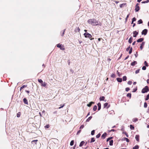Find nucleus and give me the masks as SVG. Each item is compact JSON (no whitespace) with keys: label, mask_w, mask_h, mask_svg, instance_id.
Masks as SVG:
<instances>
[{"label":"nucleus","mask_w":149,"mask_h":149,"mask_svg":"<svg viewBox=\"0 0 149 149\" xmlns=\"http://www.w3.org/2000/svg\"><path fill=\"white\" fill-rule=\"evenodd\" d=\"M147 82L149 84V79L147 80Z\"/></svg>","instance_id":"obj_64"},{"label":"nucleus","mask_w":149,"mask_h":149,"mask_svg":"<svg viewBox=\"0 0 149 149\" xmlns=\"http://www.w3.org/2000/svg\"><path fill=\"white\" fill-rule=\"evenodd\" d=\"M65 104H63L62 106H61V107H59L58 108V109H61V108H63V107L65 106Z\"/></svg>","instance_id":"obj_56"},{"label":"nucleus","mask_w":149,"mask_h":149,"mask_svg":"<svg viewBox=\"0 0 149 149\" xmlns=\"http://www.w3.org/2000/svg\"><path fill=\"white\" fill-rule=\"evenodd\" d=\"M138 120V119L136 118H134L133 119V121L134 122H136Z\"/></svg>","instance_id":"obj_33"},{"label":"nucleus","mask_w":149,"mask_h":149,"mask_svg":"<svg viewBox=\"0 0 149 149\" xmlns=\"http://www.w3.org/2000/svg\"><path fill=\"white\" fill-rule=\"evenodd\" d=\"M130 128L131 129L133 130L134 129V127L133 126H132V125H130Z\"/></svg>","instance_id":"obj_32"},{"label":"nucleus","mask_w":149,"mask_h":149,"mask_svg":"<svg viewBox=\"0 0 149 149\" xmlns=\"http://www.w3.org/2000/svg\"><path fill=\"white\" fill-rule=\"evenodd\" d=\"M95 130H92L91 132V134L92 135H94L95 134Z\"/></svg>","instance_id":"obj_39"},{"label":"nucleus","mask_w":149,"mask_h":149,"mask_svg":"<svg viewBox=\"0 0 149 149\" xmlns=\"http://www.w3.org/2000/svg\"><path fill=\"white\" fill-rule=\"evenodd\" d=\"M148 2H149V0H147L146 1H142L141 2V3H148Z\"/></svg>","instance_id":"obj_37"},{"label":"nucleus","mask_w":149,"mask_h":149,"mask_svg":"<svg viewBox=\"0 0 149 149\" xmlns=\"http://www.w3.org/2000/svg\"><path fill=\"white\" fill-rule=\"evenodd\" d=\"M117 80L118 82H121L122 81V79L121 78H117Z\"/></svg>","instance_id":"obj_21"},{"label":"nucleus","mask_w":149,"mask_h":149,"mask_svg":"<svg viewBox=\"0 0 149 149\" xmlns=\"http://www.w3.org/2000/svg\"><path fill=\"white\" fill-rule=\"evenodd\" d=\"M81 132V130L80 129L79 131H78L77 132V134H79Z\"/></svg>","instance_id":"obj_57"},{"label":"nucleus","mask_w":149,"mask_h":149,"mask_svg":"<svg viewBox=\"0 0 149 149\" xmlns=\"http://www.w3.org/2000/svg\"><path fill=\"white\" fill-rule=\"evenodd\" d=\"M95 139L94 138H92L91 139V143L95 141Z\"/></svg>","instance_id":"obj_26"},{"label":"nucleus","mask_w":149,"mask_h":149,"mask_svg":"<svg viewBox=\"0 0 149 149\" xmlns=\"http://www.w3.org/2000/svg\"><path fill=\"white\" fill-rule=\"evenodd\" d=\"M20 116V115L18 113L17 114V117H19Z\"/></svg>","instance_id":"obj_62"},{"label":"nucleus","mask_w":149,"mask_h":149,"mask_svg":"<svg viewBox=\"0 0 149 149\" xmlns=\"http://www.w3.org/2000/svg\"><path fill=\"white\" fill-rule=\"evenodd\" d=\"M129 57V56H127L125 58V60H126L127 59L128 57Z\"/></svg>","instance_id":"obj_63"},{"label":"nucleus","mask_w":149,"mask_h":149,"mask_svg":"<svg viewBox=\"0 0 149 149\" xmlns=\"http://www.w3.org/2000/svg\"><path fill=\"white\" fill-rule=\"evenodd\" d=\"M38 82L40 83L41 84L43 82L42 81L41 79H38Z\"/></svg>","instance_id":"obj_41"},{"label":"nucleus","mask_w":149,"mask_h":149,"mask_svg":"<svg viewBox=\"0 0 149 149\" xmlns=\"http://www.w3.org/2000/svg\"><path fill=\"white\" fill-rule=\"evenodd\" d=\"M84 35L86 38H88L89 39H90L92 37L91 35L88 33H85Z\"/></svg>","instance_id":"obj_3"},{"label":"nucleus","mask_w":149,"mask_h":149,"mask_svg":"<svg viewBox=\"0 0 149 149\" xmlns=\"http://www.w3.org/2000/svg\"><path fill=\"white\" fill-rule=\"evenodd\" d=\"M113 140H111L109 141V145L110 146H112L113 145Z\"/></svg>","instance_id":"obj_25"},{"label":"nucleus","mask_w":149,"mask_h":149,"mask_svg":"<svg viewBox=\"0 0 149 149\" xmlns=\"http://www.w3.org/2000/svg\"><path fill=\"white\" fill-rule=\"evenodd\" d=\"M38 141V140H34L32 141L31 142L32 144H34L35 143V144H36L37 142Z\"/></svg>","instance_id":"obj_14"},{"label":"nucleus","mask_w":149,"mask_h":149,"mask_svg":"<svg viewBox=\"0 0 149 149\" xmlns=\"http://www.w3.org/2000/svg\"><path fill=\"white\" fill-rule=\"evenodd\" d=\"M148 91V86H146L142 89L141 92L142 93H145Z\"/></svg>","instance_id":"obj_2"},{"label":"nucleus","mask_w":149,"mask_h":149,"mask_svg":"<svg viewBox=\"0 0 149 149\" xmlns=\"http://www.w3.org/2000/svg\"><path fill=\"white\" fill-rule=\"evenodd\" d=\"M88 22L90 24L93 25H97L98 24V22L95 19H89Z\"/></svg>","instance_id":"obj_1"},{"label":"nucleus","mask_w":149,"mask_h":149,"mask_svg":"<svg viewBox=\"0 0 149 149\" xmlns=\"http://www.w3.org/2000/svg\"><path fill=\"white\" fill-rule=\"evenodd\" d=\"M97 107L96 105H95L94 106L93 110L94 111H95L97 109Z\"/></svg>","instance_id":"obj_30"},{"label":"nucleus","mask_w":149,"mask_h":149,"mask_svg":"<svg viewBox=\"0 0 149 149\" xmlns=\"http://www.w3.org/2000/svg\"><path fill=\"white\" fill-rule=\"evenodd\" d=\"M144 64L145 65L147 66H148V64H147V63L146 61H145L144 62Z\"/></svg>","instance_id":"obj_53"},{"label":"nucleus","mask_w":149,"mask_h":149,"mask_svg":"<svg viewBox=\"0 0 149 149\" xmlns=\"http://www.w3.org/2000/svg\"><path fill=\"white\" fill-rule=\"evenodd\" d=\"M94 103V102H91L89 104H87V105L88 107H90L92 105V104Z\"/></svg>","instance_id":"obj_22"},{"label":"nucleus","mask_w":149,"mask_h":149,"mask_svg":"<svg viewBox=\"0 0 149 149\" xmlns=\"http://www.w3.org/2000/svg\"><path fill=\"white\" fill-rule=\"evenodd\" d=\"M27 86V85H24L21 87V89H23V88L26 87Z\"/></svg>","instance_id":"obj_43"},{"label":"nucleus","mask_w":149,"mask_h":149,"mask_svg":"<svg viewBox=\"0 0 149 149\" xmlns=\"http://www.w3.org/2000/svg\"><path fill=\"white\" fill-rule=\"evenodd\" d=\"M97 106L98 107V110H100L101 109V104L100 103H98L97 104Z\"/></svg>","instance_id":"obj_13"},{"label":"nucleus","mask_w":149,"mask_h":149,"mask_svg":"<svg viewBox=\"0 0 149 149\" xmlns=\"http://www.w3.org/2000/svg\"><path fill=\"white\" fill-rule=\"evenodd\" d=\"M111 77L113 78H114L115 77V74H113L111 75Z\"/></svg>","instance_id":"obj_50"},{"label":"nucleus","mask_w":149,"mask_h":149,"mask_svg":"<svg viewBox=\"0 0 149 149\" xmlns=\"http://www.w3.org/2000/svg\"><path fill=\"white\" fill-rule=\"evenodd\" d=\"M132 48L131 47L130 49V50L129 51V54H131L132 53Z\"/></svg>","instance_id":"obj_40"},{"label":"nucleus","mask_w":149,"mask_h":149,"mask_svg":"<svg viewBox=\"0 0 149 149\" xmlns=\"http://www.w3.org/2000/svg\"><path fill=\"white\" fill-rule=\"evenodd\" d=\"M139 136L138 135H136L135 136V139H136V140L137 141H138V142L139 141Z\"/></svg>","instance_id":"obj_9"},{"label":"nucleus","mask_w":149,"mask_h":149,"mask_svg":"<svg viewBox=\"0 0 149 149\" xmlns=\"http://www.w3.org/2000/svg\"><path fill=\"white\" fill-rule=\"evenodd\" d=\"M123 80L125 81L127 80V77L126 76H123Z\"/></svg>","instance_id":"obj_31"},{"label":"nucleus","mask_w":149,"mask_h":149,"mask_svg":"<svg viewBox=\"0 0 149 149\" xmlns=\"http://www.w3.org/2000/svg\"><path fill=\"white\" fill-rule=\"evenodd\" d=\"M137 64V62L136 61H134L131 63V65L132 66H134Z\"/></svg>","instance_id":"obj_16"},{"label":"nucleus","mask_w":149,"mask_h":149,"mask_svg":"<svg viewBox=\"0 0 149 149\" xmlns=\"http://www.w3.org/2000/svg\"><path fill=\"white\" fill-rule=\"evenodd\" d=\"M74 141L73 140H72L70 143V145L71 146H72L73 145V144H74Z\"/></svg>","instance_id":"obj_35"},{"label":"nucleus","mask_w":149,"mask_h":149,"mask_svg":"<svg viewBox=\"0 0 149 149\" xmlns=\"http://www.w3.org/2000/svg\"><path fill=\"white\" fill-rule=\"evenodd\" d=\"M133 39V38L132 37H131L129 39L128 42L129 43H131L132 42V40Z\"/></svg>","instance_id":"obj_19"},{"label":"nucleus","mask_w":149,"mask_h":149,"mask_svg":"<svg viewBox=\"0 0 149 149\" xmlns=\"http://www.w3.org/2000/svg\"><path fill=\"white\" fill-rule=\"evenodd\" d=\"M139 70H140L139 69H138V70H136L135 71V73L137 74L138 73H139Z\"/></svg>","instance_id":"obj_47"},{"label":"nucleus","mask_w":149,"mask_h":149,"mask_svg":"<svg viewBox=\"0 0 149 149\" xmlns=\"http://www.w3.org/2000/svg\"><path fill=\"white\" fill-rule=\"evenodd\" d=\"M139 5V4L137 3L135 6V10L136 12H137L139 10V7L138 6Z\"/></svg>","instance_id":"obj_5"},{"label":"nucleus","mask_w":149,"mask_h":149,"mask_svg":"<svg viewBox=\"0 0 149 149\" xmlns=\"http://www.w3.org/2000/svg\"><path fill=\"white\" fill-rule=\"evenodd\" d=\"M130 88L128 87H127V88H125V91H129L130 90Z\"/></svg>","instance_id":"obj_52"},{"label":"nucleus","mask_w":149,"mask_h":149,"mask_svg":"<svg viewBox=\"0 0 149 149\" xmlns=\"http://www.w3.org/2000/svg\"><path fill=\"white\" fill-rule=\"evenodd\" d=\"M123 133H124V132H123ZM125 133V135H126V136L127 137H128V135L127 134V133L126 132H125V133Z\"/></svg>","instance_id":"obj_59"},{"label":"nucleus","mask_w":149,"mask_h":149,"mask_svg":"<svg viewBox=\"0 0 149 149\" xmlns=\"http://www.w3.org/2000/svg\"><path fill=\"white\" fill-rule=\"evenodd\" d=\"M57 47H58L60 48V49L62 50H64L65 49L64 46L62 45H60L58 44L57 45Z\"/></svg>","instance_id":"obj_4"},{"label":"nucleus","mask_w":149,"mask_h":149,"mask_svg":"<svg viewBox=\"0 0 149 149\" xmlns=\"http://www.w3.org/2000/svg\"><path fill=\"white\" fill-rule=\"evenodd\" d=\"M127 84L129 85H131L132 84V82L131 81H129L128 82Z\"/></svg>","instance_id":"obj_51"},{"label":"nucleus","mask_w":149,"mask_h":149,"mask_svg":"<svg viewBox=\"0 0 149 149\" xmlns=\"http://www.w3.org/2000/svg\"><path fill=\"white\" fill-rule=\"evenodd\" d=\"M148 30L147 29H144L141 32L142 35H146L147 33Z\"/></svg>","instance_id":"obj_6"},{"label":"nucleus","mask_w":149,"mask_h":149,"mask_svg":"<svg viewBox=\"0 0 149 149\" xmlns=\"http://www.w3.org/2000/svg\"><path fill=\"white\" fill-rule=\"evenodd\" d=\"M130 46H129L128 47H127L126 49V51H128L130 49Z\"/></svg>","instance_id":"obj_55"},{"label":"nucleus","mask_w":149,"mask_h":149,"mask_svg":"<svg viewBox=\"0 0 149 149\" xmlns=\"http://www.w3.org/2000/svg\"><path fill=\"white\" fill-rule=\"evenodd\" d=\"M136 20V19L135 17H134L132 19V22L135 21Z\"/></svg>","instance_id":"obj_54"},{"label":"nucleus","mask_w":149,"mask_h":149,"mask_svg":"<svg viewBox=\"0 0 149 149\" xmlns=\"http://www.w3.org/2000/svg\"><path fill=\"white\" fill-rule=\"evenodd\" d=\"M142 23H143V21H142V20L141 19H139L138 21V24H142Z\"/></svg>","instance_id":"obj_28"},{"label":"nucleus","mask_w":149,"mask_h":149,"mask_svg":"<svg viewBox=\"0 0 149 149\" xmlns=\"http://www.w3.org/2000/svg\"><path fill=\"white\" fill-rule=\"evenodd\" d=\"M127 97H131V94L130 93H128L127 95Z\"/></svg>","instance_id":"obj_36"},{"label":"nucleus","mask_w":149,"mask_h":149,"mask_svg":"<svg viewBox=\"0 0 149 149\" xmlns=\"http://www.w3.org/2000/svg\"><path fill=\"white\" fill-rule=\"evenodd\" d=\"M23 102L24 104H28V102L26 98H24L23 99Z\"/></svg>","instance_id":"obj_8"},{"label":"nucleus","mask_w":149,"mask_h":149,"mask_svg":"<svg viewBox=\"0 0 149 149\" xmlns=\"http://www.w3.org/2000/svg\"><path fill=\"white\" fill-rule=\"evenodd\" d=\"M145 44L144 42H143L142 44H141V45L140 47V48L141 50H142L143 49V46Z\"/></svg>","instance_id":"obj_12"},{"label":"nucleus","mask_w":149,"mask_h":149,"mask_svg":"<svg viewBox=\"0 0 149 149\" xmlns=\"http://www.w3.org/2000/svg\"><path fill=\"white\" fill-rule=\"evenodd\" d=\"M47 85V84L46 83H45V82H43L42 84H41V86H44V87H45V86H46Z\"/></svg>","instance_id":"obj_24"},{"label":"nucleus","mask_w":149,"mask_h":149,"mask_svg":"<svg viewBox=\"0 0 149 149\" xmlns=\"http://www.w3.org/2000/svg\"><path fill=\"white\" fill-rule=\"evenodd\" d=\"M107 135V133H104V134H103L101 136V138L102 139H104L106 136Z\"/></svg>","instance_id":"obj_11"},{"label":"nucleus","mask_w":149,"mask_h":149,"mask_svg":"<svg viewBox=\"0 0 149 149\" xmlns=\"http://www.w3.org/2000/svg\"><path fill=\"white\" fill-rule=\"evenodd\" d=\"M113 138L112 137H110L107 139V141H108L109 140H110L111 139H112Z\"/></svg>","instance_id":"obj_45"},{"label":"nucleus","mask_w":149,"mask_h":149,"mask_svg":"<svg viewBox=\"0 0 149 149\" xmlns=\"http://www.w3.org/2000/svg\"><path fill=\"white\" fill-rule=\"evenodd\" d=\"M134 34L133 37H135L138 34V32H137L136 31H134L133 32Z\"/></svg>","instance_id":"obj_7"},{"label":"nucleus","mask_w":149,"mask_h":149,"mask_svg":"<svg viewBox=\"0 0 149 149\" xmlns=\"http://www.w3.org/2000/svg\"><path fill=\"white\" fill-rule=\"evenodd\" d=\"M117 74H118V76L119 77H120V73L118 71H117Z\"/></svg>","instance_id":"obj_61"},{"label":"nucleus","mask_w":149,"mask_h":149,"mask_svg":"<svg viewBox=\"0 0 149 149\" xmlns=\"http://www.w3.org/2000/svg\"><path fill=\"white\" fill-rule=\"evenodd\" d=\"M123 140H126V141L127 142H129L130 141L129 139H127V138H126V137L123 138Z\"/></svg>","instance_id":"obj_17"},{"label":"nucleus","mask_w":149,"mask_h":149,"mask_svg":"<svg viewBox=\"0 0 149 149\" xmlns=\"http://www.w3.org/2000/svg\"><path fill=\"white\" fill-rule=\"evenodd\" d=\"M80 29L79 27H77L75 29V31L76 32H79Z\"/></svg>","instance_id":"obj_20"},{"label":"nucleus","mask_w":149,"mask_h":149,"mask_svg":"<svg viewBox=\"0 0 149 149\" xmlns=\"http://www.w3.org/2000/svg\"><path fill=\"white\" fill-rule=\"evenodd\" d=\"M49 127V125H47L45 126V128H48Z\"/></svg>","instance_id":"obj_46"},{"label":"nucleus","mask_w":149,"mask_h":149,"mask_svg":"<svg viewBox=\"0 0 149 149\" xmlns=\"http://www.w3.org/2000/svg\"><path fill=\"white\" fill-rule=\"evenodd\" d=\"M105 97L104 96L100 97V101L103 100L104 101Z\"/></svg>","instance_id":"obj_23"},{"label":"nucleus","mask_w":149,"mask_h":149,"mask_svg":"<svg viewBox=\"0 0 149 149\" xmlns=\"http://www.w3.org/2000/svg\"><path fill=\"white\" fill-rule=\"evenodd\" d=\"M85 143V142L84 141H82L80 143L79 146L80 147L82 146Z\"/></svg>","instance_id":"obj_18"},{"label":"nucleus","mask_w":149,"mask_h":149,"mask_svg":"<svg viewBox=\"0 0 149 149\" xmlns=\"http://www.w3.org/2000/svg\"><path fill=\"white\" fill-rule=\"evenodd\" d=\"M129 15H130V14H128L127 16V17L125 19V22H127V19L129 17Z\"/></svg>","instance_id":"obj_44"},{"label":"nucleus","mask_w":149,"mask_h":149,"mask_svg":"<svg viewBox=\"0 0 149 149\" xmlns=\"http://www.w3.org/2000/svg\"><path fill=\"white\" fill-rule=\"evenodd\" d=\"M139 148V146L138 145H136L133 148V149H138Z\"/></svg>","instance_id":"obj_27"},{"label":"nucleus","mask_w":149,"mask_h":149,"mask_svg":"<svg viewBox=\"0 0 149 149\" xmlns=\"http://www.w3.org/2000/svg\"><path fill=\"white\" fill-rule=\"evenodd\" d=\"M108 104L107 103H105L104 104V108H106L107 107V108L108 109L109 107V106L107 107V106L108 105Z\"/></svg>","instance_id":"obj_10"},{"label":"nucleus","mask_w":149,"mask_h":149,"mask_svg":"<svg viewBox=\"0 0 149 149\" xmlns=\"http://www.w3.org/2000/svg\"><path fill=\"white\" fill-rule=\"evenodd\" d=\"M134 55L136 57L138 56V54L137 52H136V53Z\"/></svg>","instance_id":"obj_58"},{"label":"nucleus","mask_w":149,"mask_h":149,"mask_svg":"<svg viewBox=\"0 0 149 149\" xmlns=\"http://www.w3.org/2000/svg\"><path fill=\"white\" fill-rule=\"evenodd\" d=\"M84 127V125H82L80 127V129H82Z\"/></svg>","instance_id":"obj_49"},{"label":"nucleus","mask_w":149,"mask_h":149,"mask_svg":"<svg viewBox=\"0 0 149 149\" xmlns=\"http://www.w3.org/2000/svg\"><path fill=\"white\" fill-rule=\"evenodd\" d=\"M100 134L99 133L96 136V138H99L100 136Z\"/></svg>","instance_id":"obj_42"},{"label":"nucleus","mask_w":149,"mask_h":149,"mask_svg":"<svg viewBox=\"0 0 149 149\" xmlns=\"http://www.w3.org/2000/svg\"><path fill=\"white\" fill-rule=\"evenodd\" d=\"M147 106V104L146 102H145L144 103V108H146Z\"/></svg>","instance_id":"obj_38"},{"label":"nucleus","mask_w":149,"mask_h":149,"mask_svg":"<svg viewBox=\"0 0 149 149\" xmlns=\"http://www.w3.org/2000/svg\"><path fill=\"white\" fill-rule=\"evenodd\" d=\"M149 94H148L146 96V97L145 99L146 100H147L149 99Z\"/></svg>","instance_id":"obj_34"},{"label":"nucleus","mask_w":149,"mask_h":149,"mask_svg":"<svg viewBox=\"0 0 149 149\" xmlns=\"http://www.w3.org/2000/svg\"><path fill=\"white\" fill-rule=\"evenodd\" d=\"M146 69V66H143L142 68V69L143 70H145Z\"/></svg>","instance_id":"obj_48"},{"label":"nucleus","mask_w":149,"mask_h":149,"mask_svg":"<svg viewBox=\"0 0 149 149\" xmlns=\"http://www.w3.org/2000/svg\"><path fill=\"white\" fill-rule=\"evenodd\" d=\"M143 40V38H140L137 40V42H142Z\"/></svg>","instance_id":"obj_15"},{"label":"nucleus","mask_w":149,"mask_h":149,"mask_svg":"<svg viewBox=\"0 0 149 149\" xmlns=\"http://www.w3.org/2000/svg\"><path fill=\"white\" fill-rule=\"evenodd\" d=\"M92 118V116H91L90 117H89L86 120V122H88Z\"/></svg>","instance_id":"obj_29"},{"label":"nucleus","mask_w":149,"mask_h":149,"mask_svg":"<svg viewBox=\"0 0 149 149\" xmlns=\"http://www.w3.org/2000/svg\"><path fill=\"white\" fill-rule=\"evenodd\" d=\"M65 29L64 30V31H63V34H62V35H61V36H63V35H64V32H65Z\"/></svg>","instance_id":"obj_60"}]
</instances>
